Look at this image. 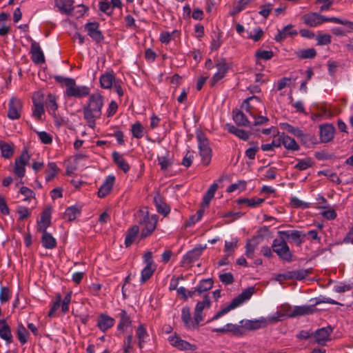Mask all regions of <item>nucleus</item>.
Returning <instances> with one entry per match:
<instances>
[{
	"instance_id": "36",
	"label": "nucleus",
	"mask_w": 353,
	"mask_h": 353,
	"mask_svg": "<svg viewBox=\"0 0 353 353\" xmlns=\"http://www.w3.org/2000/svg\"><path fill=\"white\" fill-rule=\"evenodd\" d=\"M280 127L282 130L290 133L291 134L296 137H301L304 135L303 131L299 128L294 127L288 123H281Z\"/></svg>"
},
{
	"instance_id": "45",
	"label": "nucleus",
	"mask_w": 353,
	"mask_h": 353,
	"mask_svg": "<svg viewBox=\"0 0 353 353\" xmlns=\"http://www.w3.org/2000/svg\"><path fill=\"white\" fill-rule=\"evenodd\" d=\"M131 324L130 316L125 310H121L120 313V322L118 325L119 330H124Z\"/></svg>"
},
{
	"instance_id": "60",
	"label": "nucleus",
	"mask_w": 353,
	"mask_h": 353,
	"mask_svg": "<svg viewBox=\"0 0 353 353\" xmlns=\"http://www.w3.org/2000/svg\"><path fill=\"white\" fill-rule=\"evenodd\" d=\"M273 55V52L271 50H259L256 52V57L263 60H270Z\"/></svg>"
},
{
	"instance_id": "26",
	"label": "nucleus",
	"mask_w": 353,
	"mask_h": 353,
	"mask_svg": "<svg viewBox=\"0 0 353 353\" xmlns=\"http://www.w3.org/2000/svg\"><path fill=\"white\" fill-rule=\"evenodd\" d=\"M292 25L289 24L285 26L282 30H279L278 34L275 36V40L281 42L286 39L288 37L296 35L298 34L296 30H292Z\"/></svg>"
},
{
	"instance_id": "55",
	"label": "nucleus",
	"mask_w": 353,
	"mask_h": 353,
	"mask_svg": "<svg viewBox=\"0 0 353 353\" xmlns=\"http://www.w3.org/2000/svg\"><path fill=\"white\" fill-rule=\"evenodd\" d=\"M319 174H323V175L326 176L330 181H332V182H334L336 184H339L341 182V179H339V177L336 174V173L332 172L330 170H327L320 171V172H319Z\"/></svg>"
},
{
	"instance_id": "50",
	"label": "nucleus",
	"mask_w": 353,
	"mask_h": 353,
	"mask_svg": "<svg viewBox=\"0 0 353 353\" xmlns=\"http://www.w3.org/2000/svg\"><path fill=\"white\" fill-rule=\"evenodd\" d=\"M79 214L80 211L77 208L74 206H70L66 209L65 212V217L69 221H73Z\"/></svg>"
},
{
	"instance_id": "11",
	"label": "nucleus",
	"mask_w": 353,
	"mask_h": 353,
	"mask_svg": "<svg viewBox=\"0 0 353 353\" xmlns=\"http://www.w3.org/2000/svg\"><path fill=\"white\" fill-rule=\"evenodd\" d=\"M99 24L97 22H88L84 26L85 30L88 35L90 36L93 41L100 43L104 39V37L101 30L99 29Z\"/></svg>"
},
{
	"instance_id": "23",
	"label": "nucleus",
	"mask_w": 353,
	"mask_h": 353,
	"mask_svg": "<svg viewBox=\"0 0 353 353\" xmlns=\"http://www.w3.org/2000/svg\"><path fill=\"white\" fill-rule=\"evenodd\" d=\"M115 181V177L113 175H109L103 184L101 185L98 191V196L100 198L105 197L111 191Z\"/></svg>"
},
{
	"instance_id": "12",
	"label": "nucleus",
	"mask_w": 353,
	"mask_h": 353,
	"mask_svg": "<svg viewBox=\"0 0 353 353\" xmlns=\"http://www.w3.org/2000/svg\"><path fill=\"white\" fill-rule=\"evenodd\" d=\"M181 319L185 328L190 330L196 329L200 323V321H196L194 318L192 319L190 309L188 307H183L182 308Z\"/></svg>"
},
{
	"instance_id": "56",
	"label": "nucleus",
	"mask_w": 353,
	"mask_h": 353,
	"mask_svg": "<svg viewBox=\"0 0 353 353\" xmlns=\"http://www.w3.org/2000/svg\"><path fill=\"white\" fill-rule=\"evenodd\" d=\"M30 158V156L28 154V150L25 148L21 154L20 157L17 158L14 162L22 164L23 165H26L28 163Z\"/></svg>"
},
{
	"instance_id": "19",
	"label": "nucleus",
	"mask_w": 353,
	"mask_h": 353,
	"mask_svg": "<svg viewBox=\"0 0 353 353\" xmlns=\"http://www.w3.org/2000/svg\"><path fill=\"white\" fill-rule=\"evenodd\" d=\"M100 84L101 88H121L119 85H117L114 75L112 72H105L100 77Z\"/></svg>"
},
{
	"instance_id": "47",
	"label": "nucleus",
	"mask_w": 353,
	"mask_h": 353,
	"mask_svg": "<svg viewBox=\"0 0 353 353\" xmlns=\"http://www.w3.org/2000/svg\"><path fill=\"white\" fill-rule=\"evenodd\" d=\"M263 34V30L260 27H256L252 31H247L246 37L248 39H252L254 41H258L261 39Z\"/></svg>"
},
{
	"instance_id": "51",
	"label": "nucleus",
	"mask_w": 353,
	"mask_h": 353,
	"mask_svg": "<svg viewBox=\"0 0 353 353\" xmlns=\"http://www.w3.org/2000/svg\"><path fill=\"white\" fill-rule=\"evenodd\" d=\"M131 131L133 137L137 139H141L143 137V127L139 122H137L132 125Z\"/></svg>"
},
{
	"instance_id": "14",
	"label": "nucleus",
	"mask_w": 353,
	"mask_h": 353,
	"mask_svg": "<svg viewBox=\"0 0 353 353\" xmlns=\"http://www.w3.org/2000/svg\"><path fill=\"white\" fill-rule=\"evenodd\" d=\"M168 341L171 345L180 350H194L196 349V346L194 345L181 339L179 336L176 334L170 336L168 338Z\"/></svg>"
},
{
	"instance_id": "49",
	"label": "nucleus",
	"mask_w": 353,
	"mask_h": 353,
	"mask_svg": "<svg viewBox=\"0 0 353 353\" xmlns=\"http://www.w3.org/2000/svg\"><path fill=\"white\" fill-rule=\"evenodd\" d=\"M89 94L88 90H66L65 95L68 97L81 98Z\"/></svg>"
},
{
	"instance_id": "53",
	"label": "nucleus",
	"mask_w": 353,
	"mask_h": 353,
	"mask_svg": "<svg viewBox=\"0 0 353 353\" xmlns=\"http://www.w3.org/2000/svg\"><path fill=\"white\" fill-rule=\"evenodd\" d=\"M99 10L108 15H111L113 10L110 3L108 0H101L99 3Z\"/></svg>"
},
{
	"instance_id": "30",
	"label": "nucleus",
	"mask_w": 353,
	"mask_h": 353,
	"mask_svg": "<svg viewBox=\"0 0 353 353\" xmlns=\"http://www.w3.org/2000/svg\"><path fill=\"white\" fill-rule=\"evenodd\" d=\"M112 156L116 165L125 173L128 172L130 169V166L124 159L123 155L117 152H113Z\"/></svg>"
},
{
	"instance_id": "15",
	"label": "nucleus",
	"mask_w": 353,
	"mask_h": 353,
	"mask_svg": "<svg viewBox=\"0 0 353 353\" xmlns=\"http://www.w3.org/2000/svg\"><path fill=\"white\" fill-rule=\"evenodd\" d=\"M216 67L217 68V71L211 79L212 86H214L216 81L223 79L229 69V66L225 59L217 60L216 62Z\"/></svg>"
},
{
	"instance_id": "54",
	"label": "nucleus",
	"mask_w": 353,
	"mask_h": 353,
	"mask_svg": "<svg viewBox=\"0 0 353 353\" xmlns=\"http://www.w3.org/2000/svg\"><path fill=\"white\" fill-rule=\"evenodd\" d=\"M32 116L39 120L42 114H44V108L43 103H33Z\"/></svg>"
},
{
	"instance_id": "5",
	"label": "nucleus",
	"mask_w": 353,
	"mask_h": 353,
	"mask_svg": "<svg viewBox=\"0 0 353 353\" xmlns=\"http://www.w3.org/2000/svg\"><path fill=\"white\" fill-rule=\"evenodd\" d=\"M272 248L281 259L288 262L292 261V254L282 236L280 239L273 240Z\"/></svg>"
},
{
	"instance_id": "38",
	"label": "nucleus",
	"mask_w": 353,
	"mask_h": 353,
	"mask_svg": "<svg viewBox=\"0 0 353 353\" xmlns=\"http://www.w3.org/2000/svg\"><path fill=\"white\" fill-rule=\"evenodd\" d=\"M1 323H3V325L0 327V337L10 343L12 337L10 327L4 323V320L0 321Z\"/></svg>"
},
{
	"instance_id": "41",
	"label": "nucleus",
	"mask_w": 353,
	"mask_h": 353,
	"mask_svg": "<svg viewBox=\"0 0 353 353\" xmlns=\"http://www.w3.org/2000/svg\"><path fill=\"white\" fill-rule=\"evenodd\" d=\"M212 285L213 281L212 279H203L200 281L199 284L195 288V291H197L199 294H201L203 292L210 290Z\"/></svg>"
},
{
	"instance_id": "31",
	"label": "nucleus",
	"mask_w": 353,
	"mask_h": 353,
	"mask_svg": "<svg viewBox=\"0 0 353 353\" xmlns=\"http://www.w3.org/2000/svg\"><path fill=\"white\" fill-rule=\"evenodd\" d=\"M317 304H315V302L311 305H305L295 307V314L296 316L307 315L314 313L316 309L315 306Z\"/></svg>"
},
{
	"instance_id": "39",
	"label": "nucleus",
	"mask_w": 353,
	"mask_h": 353,
	"mask_svg": "<svg viewBox=\"0 0 353 353\" xmlns=\"http://www.w3.org/2000/svg\"><path fill=\"white\" fill-rule=\"evenodd\" d=\"M148 332L143 325H140L137 329V336L138 338V345L139 348H143L145 339L148 337Z\"/></svg>"
},
{
	"instance_id": "18",
	"label": "nucleus",
	"mask_w": 353,
	"mask_h": 353,
	"mask_svg": "<svg viewBox=\"0 0 353 353\" xmlns=\"http://www.w3.org/2000/svg\"><path fill=\"white\" fill-rule=\"evenodd\" d=\"M320 139L321 142L327 143L332 141L334 136V127L332 124L320 125Z\"/></svg>"
},
{
	"instance_id": "35",
	"label": "nucleus",
	"mask_w": 353,
	"mask_h": 353,
	"mask_svg": "<svg viewBox=\"0 0 353 353\" xmlns=\"http://www.w3.org/2000/svg\"><path fill=\"white\" fill-rule=\"evenodd\" d=\"M204 248H195L193 250L188 252L183 257L184 261L190 263L196 261L201 254Z\"/></svg>"
},
{
	"instance_id": "29",
	"label": "nucleus",
	"mask_w": 353,
	"mask_h": 353,
	"mask_svg": "<svg viewBox=\"0 0 353 353\" xmlns=\"http://www.w3.org/2000/svg\"><path fill=\"white\" fill-rule=\"evenodd\" d=\"M114 323V319L109 316L102 314L99 316L97 322L99 328L103 332L106 331L113 326Z\"/></svg>"
},
{
	"instance_id": "20",
	"label": "nucleus",
	"mask_w": 353,
	"mask_h": 353,
	"mask_svg": "<svg viewBox=\"0 0 353 353\" xmlns=\"http://www.w3.org/2000/svg\"><path fill=\"white\" fill-rule=\"evenodd\" d=\"M243 325L227 323L225 326L219 328H214L212 330V331L214 332H220L223 334L231 332L234 335L239 336L242 335L243 333Z\"/></svg>"
},
{
	"instance_id": "61",
	"label": "nucleus",
	"mask_w": 353,
	"mask_h": 353,
	"mask_svg": "<svg viewBox=\"0 0 353 353\" xmlns=\"http://www.w3.org/2000/svg\"><path fill=\"white\" fill-rule=\"evenodd\" d=\"M257 246V243H252L251 241H248L245 245V254L248 258L254 256V250Z\"/></svg>"
},
{
	"instance_id": "28",
	"label": "nucleus",
	"mask_w": 353,
	"mask_h": 353,
	"mask_svg": "<svg viewBox=\"0 0 353 353\" xmlns=\"http://www.w3.org/2000/svg\"><path fill=\"white\" fill-rule=\"evenodd\" d=\"M55 81L59 83L60 86L65 87L66 88H76L75 80L72 78L65 77L61 75L54 76ZM77 88H86L85 86L78 87Z\"/></svg>"
},
{
	"instance_id": "3",
	"label": "nucleus",
	"mask_w": 353,
	"mask_h": 353,
	"mask_svg": "<svg viewBox=\"0 0 353 353\" xmlns=\"http://www.w3.org/2000/svg\"><path fill=\"white\" fill-rule=\"evenodd\" d=\"M136 217L137 223L143 226L141 237L145 238L150 236L156 228L158 216L150 215L146 209H142L137 212Z\"/></svg>"
},
{
	"instance_id": "1",
	"label": "nucleus",
	"mask_w": 353,
	"mask_h": 353,
	"mask_svg": "<svg viewBox=\"0 0 353 353\" xmlns=\"http://www.w3.org/2000/svg\"><path fill=\"white\" fill-rule=\"evenodd\" d=\"M254 102L263 106V104L256 97H250L247 98L244 100L242 105V108H245L246 112L249 113V116L252 119V121H251L248 116L245 114L243 112L239 110H235L233 111V120L238 125H258L265 124L269 121L268 118L266 117L257 116V114L255 112V108L254 106Z\"/></svg>"
},
{
	"instance_id": "24",
	"label": "nucleus",
	"mask_w": 353,
	"mask_h": 353,
	"mask_svg": "<svg viewBox=\"0 0 353 353\" xmlns=\"http://www.w3.org/2000/svg\"><path fill=\"white\" fill-rule=\"evenodd\" d=\"M210 306V301L208 296H205L202 301L197 303L194 309V319L196 321L201 322L203 320L202 312L205 308Z\"/></svg>"
},
{
	"instance_id": "7",
	"label": "nucleus",
	"mask_w": 353,
	"mask_h": 353,
	"mask_svg": "<svg viewBox=\"0 0 353 353\" xmlns=\"http://www.w3.org/2000/svg\"><path fill=\"white\" fill-rule=\"evenodd\" d=\"M270 316V321H272L273 323L282 321L285 317H295V307L292 308V306L288 303L283 304L280 306L278 311Z\"/></svg>"
},
{
	"instance_id": "10",
	"label": "nucleus",
	"mask_w": 353,
	"mask_h": 353,
	"mask_svg": "<svg viewBox=\"0 0 353 353\" xmlns=\"http://www.w3.org/2000/svg\"><path fill=\"white\" fill-rule=\"evenodd\" d=\"M28 39L31 41L30 54L32 61L37 65L44 63L46 61L45 56L39 43L31 37H29Z\"/></svg>"
},
{
	"instance_id": "25",
	"label": "nucleus",
	"mask_w": 353,
	"mask_h": 353,
	"mask_svg": "<svg viewBox=\"0 0 353 353\" xmlns=\"http://www.w3.org/2000/svg\"><path fill=\"white\" fill-rule=\"evenodd\" d=\"M281 142L284 148L290 151H298L300 148L296 141L284 132L281 133Z\"/></svg>"
},
{
	"instance_id": "2",
	"label": "nucleus",
	"mask_w": 353,
	"mask_h": 353,
	"mask_svg": "<svg viewBox=\"0 0 353 353\" xmlns=\"http://www.w3.org/2000/svg\"><path fill=\"white\" fill-rule=\"evenodd\" d=\"M103 99L101 94L97 93L90 97L88 104L83 108V116L89 127L93 128L95 120L101 114Z\"/></svg>"
},
{
	"instance_id": "33",
	"label": "nucleus",
	"mask_w": 353,
	"mask_h": 353,
	"mask_svg": "<svg viewBox=\"0 0 353 353\" xmlns=\"http://www.w3.org/2000/svg\"><path fill=\"white\" fill-rule=\"evenodd\" d=\"M218 189V185L216 183H214L210 185L209 189L207 190L206 193L203 195V201H202V206L207 207L208 206L210 201L214 197L216 191Z\"/></svg>"
},
{
	"instance_id": "44",
	"label": "nucleus",
	"mask_w": 353,
	"mask_h": 353,
	"mask_svg": "<svg viewBox=\"0 0 353 353\" xmlns=\"http://www.w3.org/2000/svg\"><path fill=\"white\" fill-rule=\"evenodd\" d=\"M179 35V32L176 30H173L172 32L163 31L160 33L159 40L162 43L168 44L172 39V37Z\"/></svg>"
},
{
	"instance_id": "6",
	"label": "nucleus",
	"mask_w": 353,
	"mask_h": 353,
	"mask_svg": "<svg viewBox=\"0 0 353 353\" xmlns=\"http://www.w3.org/2000/svg\"><path fill=\"white\" fill-rule=\"evenodd\" d=\"M196 139L202 161L205 165H208L210 163L212 157V150L209 146L208 140L205 134L201 132H199L197 133Z\"/></svg>"
},
{
	"instance_id": "57",
	"label": "nucleus",
	"mask_w": 353,
	"mask_h": 353,
	"mask_svg": "<svg viewBox=\"0 0 353 353\" xmlns=\"http://www.w3.org/2000/svg\"><path fill=\"white\" fill-rule=\"evenodd\" d=\"M317 44L320 46L328 45L331 43V36L329 34H321L316 37Z\"/></svg>"
},
{
	"instance_id": "22",
	"label": "nucleus",
	"mask_w": 353,
	"mask_h": 353,
	"mask_svg": "<svg viewBox=\"0 0 353 353\" xmlns=\"http://www.w3.org/2000/svg\"><path fill=\"white\" fill-rule=\"evenodd\" d=\"M50 219H51V208H48L43 210L42 212L41 220L37 223V230L39 232H45L47 231V228L50 225Z\"/></svg>"
},
{
	"instance_id": "9",
	"label": "nucleus",
	"mask_w": 353,
	"mask_h": 353,
	"mask_svg": "<svg viewBox=\"0 0 353 353\" xmlns=\"http://www.w3.org/2000/svg\"><path fill=\"white\" fill-rule=\"evenodd\" d=\"M332 332L333 328L330 325L316 330L314 332H312L314 343L321 345H325L326 342L330 340V335Z\"/></svg>"
},
{
	"instance_id": "8",
	"label": "nucleus",
	"mask_w": 353,
	"mask_h": 353,
	"mask_svg": "<svg viewBox=\"0 0 353 353\" xmlns=\"http://www.w3.org/2000/svg\"><path fill=\"white\" fill-rule=\"evenodd\" d=\"M304 23L310 27H316L323 22H332V17H327L317 12H311L302 17Z\"/></svg>"
},
{
	"instance_id": "21",
	"label": "nucleus",
	"mask_w": 353,
	"mask_h": 353,
	"mask_svg": "<svg viewBox=\"0 0 353 353\" xmlns=\"http://www.w3.org/2000/svg\"><path fill=\"white\" fill-rule=\"evenodd\" d=\"M73 0H54L58 11L64 14H71L74 10Z\"/></svg>"
},
{
	"instance_id": "40",
	"label": "nucleus",
	"mask_w": 353,
	"mask_h": 353,
	"mask_svg": "<svg viewBox=\"0 0 353 353\" xmlns=\"http://www.w3.org/2000/svg\"><path fill=\"white\" fill-rule=\"evenodd\" d=\"M59 168L57 166L56 163L54 162H50L48 164V168L46 170V181H50L58 173Z\"/></svg>"
},
{
	"instance_id": "48",
	"label": "nucleus",
	"mask_w": 353,
	"mask_h": 353,
	"mask_svg": "<svg viewBox=\"0 0 353 353\" xmlns=\"http://www.w3.org/2000/svg\"><path fill=\"white\" fill-rule=\"evenodd\" d=\"M298 57L301 59H312L316 57V52L314 48H307L301 50L298 54Z\"/></svg>"
},
{
	"instance_id": "34",
	"label": "nucleus",
	"mask_w": 353,
	"mask_h": 353,
	"mask_svg": "<svg viewBox=\"0 0 353 353\" xmlns=\"http://www.w3.org/2000/svg\"><path fill=\"white\" fill-rule=\"evenodd\" d=\"M139 231V226L133 225L131 227L127 232L125 239V245L126 247L130 246L133 242L134 241Z\"/></svg>"
},
{
	"instance_id": "64",
	"label": "nucleus",
	"mask_w": 353,
	"mask_h": 353,
	"mask_svg": "<svg viewBox=\"0 0 353 353\" xmlns=\"http://www.w3.org/2000/svg\"><path fill=\"white\" fill-rule=\"evenodd\" d=\"M20 193L25 196V201H29L30 199L34 197V192L30 188L25 186H23L20 188Z\"/></svg>"
},
{
	"instance_id": "37",
	"label": "nucleus",
	"mask_w": 353,
	"mask_h": 353,
	"mask_svg": "<svg viewBox=\"0 0 353 353\" xmlns=\"http://www.w3.org/2000/svg\"><path fill=\"white\" fill-rule=\"evenodd\" d=\"M0 150L2 157L10 159L14 154L13 145L4 141H0Z\"/></svg>"
},
{
	"instance_id": "32",
	"label": "nucleus",
	"mask_w": 353,
	"mask_h": 353,
	"mask_svg": "<svg viewBox=\"0 0 353 353\" xmlns=\"http://www.w3.org/2000/svg\"><path fill=\"white\" fill-rule=\"evenodd\" d=\"M225 129L229 132L236 135L237 137L240 138L241 139L246 141L249 139V134L246 131L241 130V129H239L236 126H234L232 124H230V123L225 124Z\"/></svg>"
},
{
	"instance_id": "4",
	"label": "nucleus",
	"mask_w": 353,
	"mask_h": 353,
	"mask_svg": "<svg viewBox=\"0 0 353 353\" xmlns=\"http://www.w3.org/2000/svg\"><path fill=\"white\" fill-rule=\"evenodd\" d=\"M254 293V288H250L243 291L239 296L235 297L231 303L219 312H218L212 319L208 320L207 323L212 322L213 321L217 320L222 316L226 314L232 310L235 309L241 305L243 302L250 299L252 295Z\"/></svg>"
},
{
	"instance_id": "59",
	"label": "nucleus",
	"mask_w": 353,
	"mask_h": 353,
	"mask_svg": "<svg viewBox=\"0 0 353 353\" xmlns=\"http://www.w3.org/2000/svg\"><path fill=\"white\" fill-rule=\"evenodd\" d=\"M14 173L19 178H23L26 174V165L14 162Z\"/></svg>"
},
{
	"instance_id": "16",
	"label": "nucleus",
	"mask_w": 353,
	"mask_h": 353,
	"mask_svg": "<svg viewBox=\"0 0 353 353\" xmlns=\"http://www.w3.org/2000/svg\"><path fill=\"white\" fill-rule=\"evenodd\" d=\"M272 323L269 316L267 318L261 317L256 320H248L243 325V327L249 330H255Z\"/></svg>"
},
{
	"instance_id": "62",
	"label": "nucleus",
	"mask_w": 353,
	"mask_h": 353,
	"mask_svg": "<svg viewBox=\"0 0 353 353\" xmlns=\"http://www.w3.org/2000/svg\"><path fill=\"white\" fill-rule=\"evenodd\" d=\"M331 20H332V23L343 25V26H346L347 28H349L350 30H353V22L352 21H350L347 19H341L339 18L334 17H332V19H331Z\"/></svg>"
},
{
	"instance_id": "17",
	"label": "nucleus",
	"mask_w": 353,
	"mask_h": 353,
	"mask_svg": "<svg viewBox=\"0 0 353 353\" xmlns=\"http://www.w3.org/2000/svg\"><path fill=\"white\" fill-rule=\"evenodd\" d=\"M279 234L283 238H290L298 245H301L303 243V238L306 236V234L299 230L279 231Z\"/></svg>"
},
{
	"instance_id": "58",
	"label": "nucleus",
	"mask_w": 353,
	"mask_h": 353,
	"mask_svg": "<svg viewBox=\"0 0 353 353\" xmlns=\"http://www.w3.org/2000/svg\"><path fill=\"white\" fill-rule=\"evenodd\" d=\"M17 212L19 214V220L26 219L30 214V210L28 208L25 207V206H21V205L18 206L17 208Z\"/></svg>"
},
{
	"instance_id": "46",
	"label": "nucleus",
	"mask_w": 353,
	"mask_h": 353,
	"mask_svg": "<svg viewBox=\"0 0 353 353\" xmlns=\"http://www.w3.org/2000/svg\"><path fill=\"white\" fill-rule=\"evenodd\" d=\"M17 336L21 344H25L28 340L29 333L22 324L18 325Z\"/></svg>"
},
{
	"instance_id": "42",
	"label": "nucleus",
	"mask_w": 353,
	"mask_h": 353,
	"mask_svg": "<svg viewBox=\"0 0 353 353\" xmlns=\"http://www.w3.org/2000/svg\"><path fill=\"white\" fill-rule=\"evenodd\" d=\"M263 201H264L263 199H260V198H256V197H254L252 199L243 198V199H238L237 203L238 204L245 203L250 207L254 208V207H256V206L259 205L260 204H261Z\"/></svg>"
},
{
	"instance_id": "27",
	"label": "nucleus",
	"mask_w": 353,
	"mask_h": 353,
	"mask_svg": "<svg viewBox=\"0 0 353 353\" xmlns=\"http://www.w3.org/2000/svg\"><path fill=\"white\" fill-rule=\"evenodd\" d=\"M41 243L42 245L49 250H52L57 246V241L52 235L47 231L41 232Z\"/></svg>"
},
{
	"instance_id": "63",
	"label": "nucleus",
	"mask_w": 353,
	"mask_h": 353,
	"mask_svg": "<svg viewBox=\"0 0 353 353\" xmlns=\"http://www.w3.org/2000/svg\"><path fill=\"white\" fill-rule=\"evenodd\" d=\"M238 239H233L231 241H225L224 251L227 252H232L237 246Z\"/></svg>"
},
{
	"instance_id": "52",
	"label": "nucleus",
	"mask_w": 353,
	"mask_h": 353,
	"mask_svg": "<svg viewBox=\"0 0 353 353\" xmlns=\"http://www.w3.org/2000/svg\"><path fill=\"white\" fill-rule=\"evenodd\" d=\"M155 268L151 265H145V267L141 271V283H145L148 281L153 274Z\"/></svg>"
},
{
	"instance_id": "13",
	"label": "nucleus",
	"mask_w": 353,
	"mask_h": 353,
	"mask_svg": "<svg viewBox=\"0 0 353 353\" xmlns=\"http://www.w3.org/2000/svg\"><path fill=\"white\" fill-rule=\"evenodd\" d=\"M22 104L17 98H12L9 103L8 117L12 120L18 119L21 116Z\"/></svg>"
},
{
	"instance_id": "43",
	"label": "nucleus",
	"mask_w": 353,
	"mask_h": 353,
	"mask_svg": "<svg viewBox=\"0 0 353 353\" xmlns=\"http://www.w3.org/2000/svg\"><path fill=\"white\" fill-rule=\"evenodd\" d=\"M46 106L50 114H54L57 109V104L56 102V97L52 94H48L46 101Z\"/></svg>"
}]
</instances>
